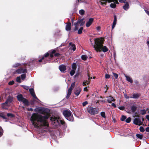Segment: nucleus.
<instances>
[{"label": "nucleus", "mask_w": 149, "mask_h": 149, "mask_svg": "<svg viewBox=\"0 0 149 149\" xmlns=\"http://www.w3.org/2000/svg\"><path fill=\"white\" fill-rule=\"evenodd\" d=\"M39 110L40 113L44 116L36 113H33L30 119L32 124L37 127H48L49 125L47 120L50 116L49 112L48 111L47 109L45 108H42Z\"/></svg>", "instance_id": "nucleus-1"}, {"label": "nucleus", "mask_w": 149, "mask_h": 149, "mask_svg": "<svg viewBox=\"0 0 149 149\" xmlns=\"http://www.w3.org/2000/svg\"><path fill=\"white\" fill-rule=\"evenodd\" d=\"M95 44L93 47L97 52H101L102 50L104 52L108 51L109 49L106 46H103L104 40L102 38H96L94 40Z\"/></svg>", "instance_id": "nucleus-2"}, {"label": "nucleus", "mask_w": 149, "mask_h": 149, "mask_svg": "<svg viewBox=\"0 0 149 149\" xmlns=\"http://www.w3.org/2000/svg\"><path fill=\"white\" fill-rule=\"evenodd\" d=\"M63 114L65 118L68 120L73 121L74 118L72 112L70 111L65 110L63 111Z\"/></svg>", "instance_id": "nucleus-3"}, {"label": "nucleus", "mask_w": 149, "mask_h": 149, "mask_svg": "<svg viewBox=\"0 0 149 149\" xmlns=\"http://www.w3.org/2000/svg\"><path fill=\"white\" fill-rule=\"evenodd\" d=\"M87 111L91 115H95L99 112V110L96 108H93L92 106H88L87 108Z\"/></svg>", "instance_id": "nucleus-4"}, {"label": "nucleus", "mask_w": 149, "mask_h": 149, "mask_svg": "<svg viewBox=\"0 0 149 149\" xmlns=\"http://www.w3.org/2000/svg\"><path fill=\"white\" fill-rule=\"evenodd\" d=\"M17 98L18 101L22 102L25 106H28L29 105V102L28 100L24 98L22 94L18 95Z\"/></svg>", "instance_id": "nucleus-5"}, {"label": "nucleus", "mask_w": 149, "mask_h": 149, "mask_svg": "<svg viewBox=\"0 0 149 149\" xmlns=\"http://www.w3.org/2000/svg\"><path fill=\"white\" fill-rule=\"evenodd\" d=\"M49 53L48 52L46 53L45 54L44 56L42 57V58L38 60V61L39 62H41L43 60L45 63L49 62L51 61V59L49 57Z\"/></svg>", "instance_id": "nucleus-6"}, {"label": "nucleus", "mask_w": 149, "mask_h": 149, "mask_svg": "<svg viewBox=\"0 0 149 149\" xmlns=\"http://www.w3.org/2000/svg\"><path fill=\"white\" fill-rule=\"evenodd\" d=\"M26 64H25L23 67L24 68H20L16 70L15 72L17 74H25L27 72V70L26 68Z\"/></svg>", "instance_id": "nucleus-7"}, {"label": "nucleus", "mask_w": 149, "mask_h": 149, "mask_svg": "<svg viewBox=\"0 0 149 149\" xmlns=\"http://www.w3.org/2000/svg\"><path fill=\"white\" fill-rule=\"evenodd\" d=\"M59 118L55 116L50 117V120L52 121V123L53 125H57L59 123Z\"/></svg>", "instance_id": "nucleus-8"}, {"label": "nucleus", "mask_w": 149, "mask_h": 149, "mask_svg": "<svg viewBox=\"0 0 149 149\" xmlns=\"http://www.w3.org/2000/svg\"><path fill=\"white\" fill-rule=\"evenodd\" d=\"M133 123L135 125L139 126L142 125L143 123V122L141 121L140 119L138 118H135L134 119Z\"/></svg>", "instance_id": "nucleus-9"}, {"label": "nucleus", "mask_w": 149, "mask_h": 149, "mask_svg": "<svg viewBox=\"0 0 149 149\" xmlns=\"http://www.w3.org/2000/svg\"><path fill=\"white\" fill-rule=\"evenodd\" d=\"M1 106L2 109H8V107L10 106V105L7 103H6L5 102L2 103L1 104Z\"/></svg>", "instance_id": "nucleus-10"}, {"label": "nucleus", "mask_w": 149, "mask_h": 149, "mask_svg": "<svg viewBox=\"0 0 149 149\" xmlns=\"http://www.w3.org/2000/svg\"><path fill=\"white\" fill-rule=\"evenodd\" d=\"M13 100V97L12 96H11L9 95L8 96L7 98V99L6 102V103L9 104L12 103Z\"/></svg>", "instance_id": "nucleus-11"}, {"label": "nucleus", "mask_w": 149, "mask_h": 149, "mask_svg": "<svg viewBox=\"0 0 149 149\" xmlns=\"http://www.w3.org/2000/svg\"><path fill=\"white\" fill-rule=\"evenodd\" d=\"M59 69L61 72H64L66 69V67L65 65H61L59 66Z\"/></svg>", "instance_id": "nucleus-12"}, {"label": "nucleus", "mask_w": 149, "mask_h": 149, "mask_svg": "<svg viewBox=\"0 0 149 149\" xmlns=\"http://www.w3.org/2000/svg\"><path fill=\"white\" fill-rule=\"evenodd\" d=\"M93 21V18H90L89 19L88 21L87 22L86 26L87 27H89L92 24Z\"/></svg>", "instance_id": "nucleus-13"}, {"label": "nucleus", "mask_w": 149, "mask_h": 149, "mask_svg": "<svg viewBox=\"0 0 149 149\" xmlns=\"http://www.w3.org/2000/svg\"><path fill=\"white\" fill-rule=\"evenodd\" d=\"M79 21H77L76 23H75L74 24V25L75 26V27L73 29V31H75L77 30L79 26Z\"/></svg>", "instance_id": "nucleus-14"}, {"label": "nucleus", "mask_w": 149, "mask_h": 149, "mask_svg": "<svg viewBox=\"0 0 149 149\" xmlns=\"http://www.w3.org/2000/svg\"><path fill=\"white\" fill-rule=\"evenodd\" d=\"M141 95L139 93H134L133 94L132 96L130 97V98L134 99H138L140 96Z\"/></svg>", "instance_id": "nucleus-15"}, {"label": "nucleus", "mask_w": 149, "mask_h": 149, "mask_svg": "<svg viewBox=\"0 0 149 149\" xmlns=\"http://www.w3.org/2000/svg\"><path fill=\"white\" fill-rule=\"evenodd\" d=\"M71 23L70 22H68L65 27V29L67 31H69L71 30Z\"/></svg>", "instance_id": "nucleus-16"}, {"label": "nucleus", "mask_w": 149, "mask_h": 149, "mask_svg": "<svg viewBox=\"0 0 149 149\" xmlns=\"http://www.w3.org/2000/svg\"><path fill=\"white\" fill-rule=\"evenodd\" d=\"M81 90V88L79 87L77 88L75 91L74 93L76 95L78 96Z\"/></svg>", "instance_id": "nucleus-17"}, {"label": "nucleus", "mask_w": 149, "mask_h": 149, "mask_svg": "<svg viewBox=\"0 0 149 149\" xmlns=\"http://www.w3.org/2000/svg\"><path fill=\"white\" fill-rule=\"evenodd\" d=\"M108 98L107 100V101L108 103H111L112 101L114 102L115 101V99H114L111 96H110Z\"/></svg>", "instance_id": "nucleus-18"}, {"label": "nucleus", "mask_w": 149, "mask_h": 149, "mask_svg": "<svg viewBox=\"0 0 149 149\" xmlns=\"http://www.w3.org/2000/svg\"><path fill=\"white\" fill-rule=\"evenodd\" d=\"M69 45H70L72 46L70 48V49L72 50L73 51L75 50L76 49V47L75 44H72V42H70L69 43Z\"/></svg>", "instance_id": "nucleus-19"}, {"label": "nucleus", "mask_w": 149, "mask_h": 149, "mask_svg": "<svg viewBox=\"0 0 149 149\" xmlns=\"http://www.w3.org/2000/svg\"><path fill=\"white\" fill-rule=\"evenodd\" d=\"M123 8L125 10H127L129 8V5L128 2H126L123 6Z\"/></svg>", "instance_id": "nucleus-20"}, {"label": "nucleus", "mask_w": 149, "mask_h": 149, "mask_svg": "<svg viewBox=\"0 0 149 149\" xmlns=\"http://www.w3.org/2000/svg\"><path fill=\"white\" fill-rule=\"evenodd\" d=\"M137 109V107L136 106L134 105L132 106L131 107V110L133 113L135 112L136 111Z\"/></svg>", "instance_id": "nucleus-21"}, {"label": "nucleus", "mask_w": 149, "mask_h": 149, "mask_svg": "<svg viewBox=\"0 0 149 149\" xmlns=\"http://www.w3.org/2000/svg\"><path fill=\"white\" fill-rule=\"evenodd\" d=\"M125 77L126 78V80L127 81L130 82L131 83H132L133 81L131 77L127 75H125Z\"/></svg>", "instance_id": "nucleus-22"}, {"label": "nucleus", "mask_w": 149, "mask_h": 149, "mask_svg": "<svg viewBox=\"0 0 149 149\" xmlns=\"http://www.w3.org/2000/svg\"><path fill=\"white\" fill-rule=\"evenodd\" d=\"M84 19H78L77 21H79V24H80V26H83L85 24V22L83 21Z\"/></svg>", "instance_id": "nucleus-23"}, {"label": "nucleus", "mask_w": 149, "mask_h": 149, "mask_svg": "<svg viewBox=\"0 0 149 149\" xmlns=\"http://www.w3.org/2000/svg\"><path fill=\"white\" fill-rule=\"evenodd\" d=\"M7 116L8 117H9L11 118H13L15 116L14 114L11 113H7Z\"/></svg>", "instance_id": "nucleus-24"}, {"label": "nucleus", "mask_w": 149, "mask_h": 149, "mask_svg": "<svg viewBox=\"0 0 149 149\" xmlns=\"http://www.w3.org/2000/svg\"><path fill=\"white\" fill-rule=\"evenodd\" d=\"M0 118H2L4 119H7V118L5 116L3 113H0Z\"/></svg>", "instance_id": "nucleus-25"}, {"label": "nucleus", "mask_w": 149, "mask_h": 149, "mask_svg": "<svg viewBox=\"0 0 149 149\" xmlns=\"http://www.w3.org/2000/svg\"><path fill=\"white\" fill-rule=\"evenodd\" d=\"M72 93V91H71L70 90L68 91V92L67 94V95L66 97V98L67 99H68L69 98V97L71 95V94Z\"/></svg>", "instance_id": "nucleus-26"}, {"label": "nucleus", "mask_w": 149, "mask_h": 149, "mask_svg": "<svg viewBox=\"0 0 149 149\" xmlns=\"http://www.w3.org/2000/svg\"><path fill=\"white\" fill-rule=\"evenodd\" d=\"M56 50L55 49H53L51 53L50 54H49V55H50V58H52L54 57L53 54H55L56 53Z\"/></svg>", "instance_id": "nucleus-27"}, {"label": "nucleus", "mask_w": 149, "mask_h": 149, "mask_svg": "<svg viewBox=\"0 0 149 149\" xmlns=\"http://www.w3.org/2000/svg\"><path fill=\"white\" fill-rule=\"evenodd\" d=\"M136 136L137 138H139L140 139H142L143 138V134H137L136 135Z\"/></svg>", "instance_id": "nucleus-28"}, {"label": "nucleus", "mask_w": 149, "mask_h": 149, "mask_svg": "<svg viewBox=\"0 0 149 149\" xmlns=\"http://www.w3.org/2000/svg\"><path fill=\"white\" fill-rule=\"evenodd\" d=\"M72 70H75L77 68V65L75 63H73L72 65Z\"/></svg>", "instance_id": "nucleus-29"}, {"label": "nucleus", "mask_w": 149, "mask_h": 149, "mask_svg": "<svg viewBox=\"0 0 149 149\" xmlns=\"http://www.w3.org/2000/svg\"><path fill=\"white\" fill-rule=\"evenodd\" d=\"M87 56L85 55H82L81 56V58L82 59V60L84 61L86 60H87Z\"/></svg>", "instance_id": "nucleus-30"}, {"label": "nucleus", "mask_w": 149, "mask_h": 149, "mask_svg": "<svg viewBox=\"0 0 149 149\" xmlns=\"http://www.w3.org/2000/svg\"><path fill=\"white\" fill-rule=\"evenodd\" d=\"M83 29V27H80L78 31V33L79 34H81L82 33Z\"/></svg>", "instance_id": "nucleus-31"}, {"label": "nucleus", "mask_w": 149, "mask_h": 149, "mask_svg": "<svg viewBox=\"0 0 149 149\" xmlns=\"http://www.w3.org/2000/svg\"><path fill=\"white\" fill-rule=\"evenodd\" d=\"M114 20L113 24L116 25L117 22V17L115 15H114Z\"/></svg>", "instance_id": "nucleus-32"}, {"label": "nucleus", "mask_w": 149, "mask_h": 149, "mask_svg": "<svg viewBox=\"0 0 149 149\" xmlns=\"http://www.w3.org/2000/svg\"><path fill=\"white\" fill-rule=\"evenodd\" d=\"M3 130L1 127L0 126V137L3 135Z\"/></svg>", "instance_id": "nucleus-33"}, {"label": "nucleus", "mask_w": 149, "mask_h": 149, "mask_svg": "<svg viewBox=\"0 0 149 149\" xmlns=\"http://www.w3.org/2000/svg\"><path fill=\"white\" fill-rule=\"evenodd\" d=\"M31 95L33 97V98L38 100H39L38 99L36 96L35 92H34L33 93H31Z\"/></svg>", "instance_id": "nucleus-34"}, {"label": "nucleus", "mask_w": 149, "mask_h": 149, "mask_svg": "<svg viewBox=\"0 0 149 149\" xmlns=\"http://www.w3.org/2000/svg\"><path fill=\"white\" fill-rule=\"evenodd\" d=\"M126 117L124 115H122L121 117L120 118V120L122 121H124L126 118Z\"/></svg>", "instance_id": "nucleus-35"}, {"label": "nucleus", "mask_w": 149, "mask_h": 149, "mask_svg": "<svg viewBox=\"0 0 149 149\" xmlns=\"http://www.w3.org/2000/svg\"><path fill=\"white\" fill-rule=\"evenodd\" d=\"M110 7L113 8H115L116 7V5L115 3H111L110 5Z\"/></svg>", "instance_id": "nucleus-36"}, {"label": "nucleus", "mask_w": 149, "mask_h": 149, "mask_svg": "<svg viewBox=\"0 0 149 149\" xmlns=\"http://www.w3.org/2000/svg\"><path fill=\"white\" fill-rule=\"evenodd\" d=\"M16 81L18 83H21V81L19 77H17L16 79Z\"/></svg>", "instance_id": "nucleus-37"}, {"label": "nucleus", "mask_w": 149, "mask_h": 149, "mask_svg": "<svg viewBox=\"0 0 149 149\" xmlns=\"http://www.w3.org/2000/svg\"><path fill=\"white\" fill-rule=\"evenodd\" d=\"M21 79L22 80H24L26 78V75L25 74H22L21 76Z\"/></svg>", "instance_id": "nucleus-38"}, {"label": "nucleus", "mask_w": 149, "mask_h": 149, "mask_svg": "<svg viewBox=\"0 0 149 149\" xmlns=\"http://www.w3.org/2000/svg\"><path fill=\"white\" fill-rule=\"evenodd\" d=\"M101 4L102 5H106L107 0H101Z\"/></svg>", "instance_id": "nucleus-39"}, {"label": "nucleus", "mask_w": 149, "mask_h": 149, "mask_svg": "<svg viewBox=\"0 0 149 149\" xmlns=\"http://www.w3.org/2000/svg\"><path fill=\"white\" fill-rule=\"evenodd\" d=\"M131 118L129 117L127 118L126 119L125 122L127 123H129L130 122V121H131Z\"/></svg>", "instance_id": "nucleus-40"}, {"label": "nucleus", "mask_w": 149, "mask_h": 149, "mask_svg": "<svg viewBox=\"0 0 149 149\" xmlns=\"http://www.w3.org/2000/svg\"><path fill=\"white\" fill-rule=\"evenodd\" d=\"M75 72V70H71L70 72V74L72 76L74 75Z\"/></svg>", "instance_id": "nucleus-41"}, {"label": "nucleus", "mask_w": 149, "mask_h": 149, "mask_svg": "<svg viewBox=\"0 0 149 149\" xmlns=\"http://www.w3.org/2000/svg\"><path fill=\"white\" fill-rule=\"evenodd\" d=\"M21 65V64L19 63H17L13 65V67L16 68Z\"/></svg>", "instance_id": "nucleus-42"}, {"label": "nucleus", "mask_w": 149, "mask_h": 149, "mask_svg": "<svg viewBox=\"0 0 149 149\" xmlns=\"http://www.w3.org/2000/svg\"><path fill=\"white\" fill-rule=\"evenodd\" d=\"M141 113L142 115H144L146 113V111L145 109L141 110Z\"/></svg>", "instance_id": "nucleus-43"}, {"label": "nucleus", "mask_w": 149, "mask_h": 149, "mask_svg": "<svg viewBox=\"0 0 149 149\" xmlns=\"http://www.w3.org/2000/svg\"><path fill=\"white\" fill-rule=\"evenodd\" d=\"M85 11L83 10H81L79 11V14L82 15H83L84 14Z\"/></svg>", "instance_id": "nucleus-44"}, {"label": "nucleus", "mask_w": 149, "mask_h": 149, "mask_svg": "<svg viewBox=\"0 0 149 149\" xmlns=\"http://www.w3.org/2000/svg\"><path fill=\"white\" fill-rule=\"evenodd\" d=\"M139 130L141 132H143L145 131V129L143 127L141 126L140 127Z\"/></svg>", "instance_id": "nucleus-45"}, {"label": "nucleus", "mask_w": 149, "mask_h": 149, "mask_svg": "<svg viewBox=\"0 0 149 149\" xmlns=\"http://www.w3.org/2000/svg\"><path fill=\"white\" fill-rule=\"evenodd\" d=\"M101 116L103 118H105L106 116H105V113L104 112H102L101 113Z\"/></svg>", "instance_id": "nucleus-46"}, {"label": "nucleus", "mask_w": 149, "mask_h": 149, "mask_svg": "<svg viewBox=\"0 0 149 149\" xmlns=\"http://www.w3.org/2000/svg\"><path fill=\"white\" fill-rule=\"evenodd\" d=\"M113 76L115 77L116 79H117L118 78V75L117 74L113 72Z\"/></svg>", "instance_id": "nucleus-47"}, {"label": "nucleus", "mask_w": 149, "mask_h": 149, "mask_svg": "<svg viewBox=\"0 0 149 149\" xmlns=\"http://www.w3.org/2000/svg\"><path fill=\"white\" fill-rule=\"evenodd\" d=\"M29 91L31 94L34 92V89L32 88H30L29 89Z\"/></svg>", "instance_id": "nucleus-48"}, {"label": "nucleus", "mask_w": 149, "mask_h": 149, "mask_svg": "<svg viewBox=\"0 0 149 149\" xmlns=\"http://www.w3.org/2000/svg\"><path fill=\"white\" fill-rule=\"evenodd\" d=\"M14 84V81H10L8 83V84L9 85H12Z\"/></svg>", "instance_id": "nucleus-49"}, {"label": "nucleus", "mask_w": 149, "mask_h": 149, "mask_svg": "<svg viewBox=\"0 0 149 149\" xmlns=\"http://www.w3.org/2000/svg\"><path fill=\"white\" fill-rule=\"evenodd\" d=\"M88 104V102L87 101H86L82 103V105L83 107L85 106L86 105Z\"/></svg>", "instance_id": "nucleus-50"}, {"label": "nucleus", "mask_w": 149, "mask_h": 149, "mask_svg": "<svg viewBox=\"0 0 149 149\" xmlns=\"http://www.w3.org/2000/svg\"><path fill=\"white\" fill-rule=\"evenodd\" d=\"M54 56L55 57H58L60 55V54L58 53H55Z\"/></svg>", "instance_id": "nucleus-51"}, {"label": "nucleus", "mask_w": 149, "mask_h": 149, "mask_svg": "<svg viewBox=\"0 0 149 149\" xmlns=\"http://www.w3.org/2000/svg\"><path fill=\"white\" fill-rule=\"evenodd\" d=\"M121 3H125L126 0H118Z\"/></svg>", "instance_id": "nucleus-52"}, {"label": "nucleus", "mask_w": 149, "mask_h": 149, "mask_svg": "<svg viewBox=\"0 0 149 149\" xmlns=\"http://www.w3.org/2000/svg\"><path fill=\"white\" fill-rule=\"evenodd\" d=\"M118 108L120 110H123L125 109V107L124 106H120Z\"/></svg>", "instance_id": "nucleus-53"}, {"label": "nucleus", "mask_w": 149, "mask_h": 149, "mask_svg": "<svg viewBox=\"0 0 149 149\" xmlns=\"http://www.w3.org/2000/svg\"><path fill=\"white\" fill-rule=\"evenodd\" d=\"M110 77V75L109 74H106L105 75V78L106 79H109Z\"/></svg>", "instance_id": "nucleus-54"}, {"label": "nucleus", "mask_w": 149, "mask_h": 149, "mask_svg": "<svg viewBox=\"0 0 149 149\" xmlns=\"http://www.w3.org/2000/svg\"><path fill=\"white\" fill-rule=\"evenodd\" d=\"M75 85V83L73 82L71 84L70 86L71 87H72L73 88L74 87Z\"/></svg>", "instance_id": "nucleus-55"}, {"label": "nucleus", "mask_w": 149, "mask_h": 149, "mask_svg": "<svg viewBox=\"0 0 149 149\" xmlns=\"http://www.w3.org/2000/svg\"><path fill=\"white\" fill-rule=\"evenodd\" d=\"M23 88L26 90H28L29 89V87L27 86H24Z\"/></svg>", "instance_id": "nucleus-56"}, {"label": "nucleus", "mask_w": 149, "mask_h": 149, "mask_svg": "<svg viewBox=\"0 0 149 149\" xmlns=\"http://www.w3.org/2000/svg\"><path fill=\"white\" fill-rule=\"evenodd\" d=\"M79 75V73H77L76 74L74 75V78H76V77H78Z\"/></svg>", "instance_id": "nucleus-57"}, {"label": "nucleus", "mask_w": 149, "mask_h": 149, "mask_svg": "<svg viewBox=\"0 0 149 149\" xmlns=\"http://www.w3.org/2000/svg\"><path fill=\"white\" fill-rule=\"evenodd\" d=\"M60 123L62 125H64L65 124V122L63 120H60Z\"/></svg>", "instance_id": "nucleus-58"}, {"label": "nucleus", "mask_w": 149, "mask_h": 149, "mask_svg": "<svg viewBox=\"0 0 149 149\" xmlns=\"http://www.w3.org/2000/svg\"><path fill=\"white\" fill-rule=\"evenodd\" d=\"M28 111H32L33 110V109L32 108H28L27 109Z\"/></svg>", "instance_id": "nucleus-59"}, {"label": "nucleus", "mask_w": 149, "mask_h": 149, "mask_svg": "<svg viewBox=\"0 0 149 149\" xmlns=\"http://www.w3.org/2000/svg\"><path fill=\"white\" fill-rule=\"evenodd\" d=\"M111 105L114 108H116V104L113 103L111 104Z\"/></svg>", "instance_id": "nucleus-60"}, {"label": "nucleus", "mask_w": 149, "mask_h": 149, "mask_svg": "<svg viewBox=\"0 0 149 149\" xmlns=\"http://www.w3.org/2000/svg\"><path fill=\"white\" fill-rule=\"evenodd\" d=\"M35 100H33L31 102V105H33L34 104V102Z\"/></svg>", "instance_id": "nucleus-61"}, {"label": "nucleus", "mask_w": 149, "mask_h": 149, "mask_svg": "<svg viewBox=\"0 0 149 149\" xmlns=\"http://www.w3.org/2000/svg\"><path fill=\"white\" fill-rule=\"evenodd\" d=\"M86 81H84L83 83V85L84 86H86Z\"/></svg>", "instance_id": "nucleus-62"}, {"label": "nucleus", "mask_w": 149, "mask_h": 149, "mask_svg": "<svg viewBox=\"0 0 149 149\" xmlns=\"http://www.w3.org/2000/svg\"><path fill=\"white\" fill-rule=\"evenodd\" d=\"M146 131L147 132H149V127H148L146 129Z\"/></svg>", "instance_id": "nucleus-63"}, {"label": "nucleus", "mask_w": 149, "mask_h": 149, "mask_svg": "<svg viewBox=\"0 0 149 149\" xmlns=\"http://www.w3.org/2000/svg\"><path fill=\"white\" fill-rule=\"evenodd\" d=\"M146 119L149 121V115H147L146 116Z\"/></svg>", "instance_id": "nucleus-64"}]
</instances>
